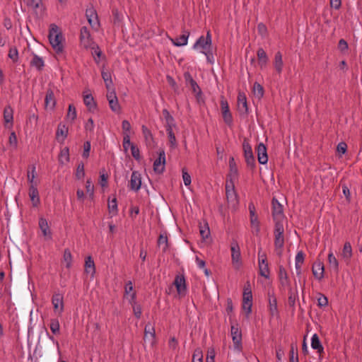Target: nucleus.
Segmentation results:
<instances>
[{"label": "nucleus", "mask_w": 362, "mask_h": 362, "mask_svg": "<svg viewBox=\"0 0 362 362\" xmlns=\"http://www.w3.org/2000/svg\"><path fill=\"white\" fill-rule=\"evenodd\" d=\"M68 134V127L62 123H59L57 132H56V138L59 141L63 142L64 140L66 138Z\"/></svg>", "instance_id": "b1692460"}, {"label": "nucleus", "mask_w": 362, "mask_h": 362, "mask_svg": "<svg viewBox=\"0 0 362 362\" xmlns=\"http://www.w3.org/2000/svg\"><path fill=\"white\" fill-rule=\"evenodd\" d=\"M258 161L261 164H266L268 161L267 148L262 143H259L256 147Z\"/></svg>", "instance_id": "4468645a"}, {"label": "nucleus", "mask_w": 362, "mask_h": 362, "mask_svg": "<svg viewBox=\"0 0 362 362\" xmlns=\"http://www.w3.org/2000/svg\"><path fill=\"white\" fill-rule=\"evenodd\" d=\"M131 152H132V156L136 160H140L141 158V156H140V153H139V149L138 148V147L136 146H135L134 144H132V146H131Z\"/></svg>", "instance_id": "e2e57ef3"}, {"label": "nucleus", "mask_w": 362, "mask_h": 362, "mask_svg": "<svg viewBox=\"0 0 362 362\" xmlns=\"http://www.w3.org/2000/svg\"><path fill=\"white\" fill-rule=\"evenodd\" d=\"M279 278L280 284L284 287H290V281L288 274L283 266L279 267Z\"/></svg>", "instance_id": "4be33fe9"}, {"label": "nucleus", "mask_w": 362, "mask_h": 362, "mask_svg": "<svg viewBox=\"0 0 362 362\" xmlns=\"http://www.w3.org/2000/svg\"><path fill=\"white\" fill-rule=\"evenodd\" d=\"M165 155L163 149H160L158 157L153 163V170L157 174H162L165 170Z\"/></svg>", "instance_id": "1a4fd4ad"}, {"label": "nucleus", "mask_w": 362, "mask_h": 362, "mask_svg": "<svg viewBox=\"0 0 362 362\" xmlns=\"http://www.w3.org/2000/svg\"><path fill=\"white\" fill-rule=\"evenodd\" d=\"M52 303L54 311H57L60 306V312L64 310L63 296L60 293H54L52 298Z\"/></svg>", "instance_id": "5701e85b"}, {"label": "nucleus", "mask_w": 362, "mask_h": 362, "mask_svg": "<svg viewBox=\"0 0 362 362\" xmlns=\"http://www.w3.org/2000/svg\"><path fill=\"white\" fill-rule=\"evenodd\" d=\"M45 103L46 107H49L51 110L54 109L56 104L54 92L52 89H48L46 93L45 99Z\"/></svg>", "instance_id": "a878e982"}, {"label": "nucleus", "mask_w": 362, "mask_h": 362, "mask_svg": "<svg viewBox=\"0 0 362 362\" xmlns=\"http://www.w3.org/2000/svg\"><path fill=\"white\" fill-rule=\"evenodd\" d=\"M230 332L234 349L239 351H242V333L238 324H231Z\"/></svg>", "instance_id": "20e7f679"}, {"label": "nucleus", "mask_w": 362, "mask_h": 362, "mask_svg": "<svg viewBox=\"0 0 362 362\" xmlns=\"http://www.w3.org/2000/svg\"><path fill=\"white\" fill-rule=\"evenodd\" d=\"M101 75L105 83L106 88L111 89V87L113 85L110 73L108 71L103 70L101 73Z\"/></svg>", "instance_id": "79ce46f5"}, {"label": "nucleus", "mask_w": 362, "mask_h": 362, "mask_svg": "<svg viewBox=\"0 0 362 362\" xmlns=\"http://www.w3.org/2000/svg\"><path fill=\"white\" fill-rule=\"evenodd\" d=\"M28 171V180L30 182V185H35V183H37L36 181L34 180L35 179V166L34 165L29 167Z\"/></svg>", "instance_id": "8fccbe9b"}, {"label": "nucleus", "mask_w": 362, "mask_h": 362, "mask_svg": "<svg viewBox=\"0 0 362 362\" xmlns=\"http://www.w3.org/2000/svg\"><path fill=\"white\" fill-rule=\"evenodd\" d=\"M80 40L81 45L86 49L90 47L91 45L94 44L90 37V32L86 26H83L81 28Z\"/></svg>", "instance_id": "9b49d317"}, {"label": "nucleus", "mask_w": 362, "mask_h": 362, "mask_svg": "<svg viewBox=\"0 0 362 362\" xmlns=\"http://www.w3.org/2000/svg\"><path fill=\"white\" fill-rule=\"evenodd\" d=\"M252 305V294L250 288H245L243 295V309L246 310L247 315L251 313Z\"/></svg>", "instance_id": "6e6552de"}, {"label": "nucleus", "mask_w": 362, "mask_h": 362, "mask_svg": "<svg viewBox=\"0 0 362 362\" xmlns=\"http://www.w3.org/2000/svg\"><path fill=\"white\" fill-rule=\"evenodd\" d=\"M274 238H284V228L283 223H279L277 222L275 223L274 227Z\"/></svg>", "instance_id": "49530a36"}, {"label": "nucleus", "mask_w": 362, "mask_h": 362, "mask_svg": "<svg viewBox=\"0 0 362 362\" xmlns=\"http://www.w3.org/2000/svg\"><path fill=\"white\" fill-rule=\"evenodd\" d=\"M230 250L233 264L239 266L240 264V250L238 242L235 240L230 244Z\"/></svg>", "instance_id": "ddd939ff"}, {"label": "nucleus", "mask_w": 362, "mask_h": 362, "mask_svg": "<svg viewBox=\"0 0 362 362\" xmlns=\"http://www.w3.org/2000/svg\"><path fill=\"white\" fill-rule=\"evenodd\" d=\"M304 262V254L302 251H299L296 256V274L300 276L301 274V265Z\"/></svg>", "instance_id": "473e14b6"}, {"label": "nucleus", "mask_w": 362, "mask_h": 362, "mask_svg": "<svg viewBox=\"0 0 362 362\" xmlns=\"http://www.w3.org/2000/svg\"><path fill=\"white\" fill-rule=\"evenodd\" d=\"M136 292H132L130 294L129 303L132 305L133 313L137 319H140L141 316V306L136 302Z\"/></svg>", "instance_id": "aec40b11"}, {"label": "nucleus", "mask_w": 362, "mask_h": 362, "mask_svg": "<svg viewBox=\"0 0 362 362\" xmlns=\"http://www.w3.org/2000/svg\"><path fill=\"white\" fill-rule=\"evenodd\" d=\"M13 111L12 107L10 105H7L5 107L4 110V119L5 123H11L12 124L13 119Z\"/></svg>", "instance_id": "72a5a7b5"}, {"label": "nucleus", "mask_w": 362, "mask_h": 362, "mask_svg": "<svg viewBox=\"0 0 362 362\" xmlns=\"http://www.w3.org/2000/svg\"><path fill=\"white\" fill-rule=\"evenodd\" d=\"M226 196L229 206L235 207L238 204V195L235 190L234 185L230 180V185L226 182Z\"/></svg>", "instance_id": "39448f33"}, {"label": "nucleus", "mask_w": 362, "mask_h": 362, "mask_svg": "<svg viewBox=\"0 0 362 362\" xmlns=\"http://www.w3.org/2000/svg\"><path fill=\"white\" fill-rule=\"evenodd\" d=\"M327 304H328L327 298L325 296L320 293V297L317 299V305L319 307L322 308V307H325V306L327 305Z\"/></svg>", "instance_id": "338daca9"}, {"label": "nucleus", "mask_w": 362, "mask_h": 362, "mask_svg": "<svg viewBox=\"0 0 362 362\" xmlns=\"http://www.w3.org/2000/svg\"><path fill=\"white\" fill-rule=\"evenodd\" d=\"M8 57L13 60V62H16L18 59V52L16 47L11 48L8 52Z\"/></svg>", "instance_id": "680f3d73"}, {"label": "nucleus", "mask_w": 362, "mask_h": 362, "mask_svg": "<svg viewBox=\"0 0 362 362\" xmlns=\"http://www.w3.org/2000/svg\"><path fill=\"white\" fill-rule=\"evenodd\" d=\"M272 216L273 219L276 223H283V221L285 218L284 214L283 206L279 202L277 199L274 197L272 201Z\"/></svg>", "instance_id": "7ed1b4c3"}, {"label": "nucleus", "mask_w": 362, "mask_h": 362, "mask_svg": "<svg viewBox=\"0 0 362 362\" xmlns=\"http://www.w3.org/2000/svg\"><path fill=\"white\" fill-rule=\"evenodd\" d=\"M238 110L240 114L247 115L248 113L247 99L244 93H239L238 94Z\"/></svg>", "instance_id": "6ab92c4d"}, {"label": "nucleus", "mask_w": 362, "mask_h": 362, "mask_svg": "<svg viewBox=\"0 0 362 362\" xmlns=\"http://www.w3.org/2000/svg\"><path fill=\"white\" fill-rule=\"evenodd\" d=\"M83 102L90 111H94L96 108V103L94 102L93 97L91 94L85 95L83 96Z\"/></svg>", "instance_id": "f704fd0d"}, {"label": "nucleus", "mask_w": 362, "mask_h": 362, "mask_svg": "<svg viewBox=\"0 0 362 362\" xmlns=\"http://www.w3.org/2000/svg\"><path fill=\"white\" fill-rule=\"evenodd\" d=\"M132 144H133L132 143L130 142V136L128 134H124V138H123V148H124V151L125 152H127L128 151V148L129 147L132 146Z\"/></svg>", "instance_id": "052dcab7"}, {"label": "nucleus", "mask_w": 362, "mask_h": 362, "mask_svg": "<svg viewBox=\"0 0 362 362\" xmlns=\"http://www.w3.org/2000/svg\"><path fill=\"white\" fill-rule=\"evenodd\" d=\"M84 175H85L84 165L82 162H81L80 163H78V165L77 166L76 177L78 180H81L84 177Z\"/></svg>", "instance_id": "5fc2aeb1"}, {"label": "nucleus", "mask_w": 362, "mask_h": 362, "mask_svg": "<svg viewBox=\"0 0 362 362\" xmlns=\"http://www.w3.org/2000/svg\"><path fill=\"white\" fill-rule=\"evenodd\" d=\"M173 284L180 295L185 296L186 294V284L183 276H177Z\"/></svg>", "instance_id": "a211bd4d"}, {"label": "nucleus", "mask_w": 362, "mask_h": 362, "mask_svg": "<svg viewBox=\"0 0 362 362\" xmlns=\"http://www.w3.org/2000/svg\"><path fill=\"white\" fill-rule=\"evenodd\" d=\"M257 31L260 35L264 37L267 33V28L264 23H261L257 25Z\"/></svg>", "instance_id": "774afa93"}, {"label": "nucleus", "mask_w": 362, "mask_h": 362, "mask_svg": "<svg viewBox=\"0 0 362 362\" xmlns=\"http://www.w3.org/2000/svg\"><path fill=\"white\" fill-rule=\"evenodd\" d=\"M192 362H203V354L200 349H197L194 351Z\"/></svg>", "instance_id": "4d7b16f0"}, {"label": "nucleus", "mask_w": 362, "mask_h": 362, "mask_svg": "<svg viewBox=\"0 0 362 362\" xmlns=\"http://www.w3.org/2000/svg\"><path fill=\"white\" fill-rule=\"evenodd\" d=\"M284 245V238H274V247L277 255H282V250Z\"/></svg>", "instance_id": "4c0bfd02"}, {"label": "nucleus", "mask_w": 362, "mask_h": 362, "mask_svg": "<svg viewBox=\"0 0 362 362\" xmlns=\"http://www.w3.org/2000/svg\"><path fill=\"white\" fill-rule=\"evenodd\" d=\"M157 243L159 247L163 246V252H165L168 249V240L166 232L159 235Z\"/></svg>", "instance_id": "e433bc0d"}, {"label": "nucleus", "mask_w": 362, "mask_h": 362, "mask_svg": "<svg viewBox=\"0 0 362 362\" xmlns=\"http://www.w3.org/2000/svg\"><path fill=\"white\" fill-rule=\"evenodd\" d=\"M311 346L313 349L317 350V353H319L320 354H321L324 351V348L317 334H313L311 339Z\"/></svg>", "instance_id": "2f4dec72"}, {"label": "nucleus", "mask_w": 362, "mask_h": 362, "mask_svg": "<svg viewBox=\"0 0 362 362\" xmlns=\"http://www.w3.org/2000/svg\"><path fill=\"white\" fill-rule=\"evenodd\" d=\"M64 261L66 263V268L69 269L71 266L72 256L69 249H65L63 255Z\"/></svg>", "instance_id": "09e8293b"}, {"label": "nucleus", "mask_w": 362, "mask_h": 362, "mask_svg": "<svg viewBox=\"0 0 362 362\" xmlns=\"http://www.w3.org/2000/svg\"><path fill=\"white\" fill-rule=\"evenodd\" d=\"M199 228L200 235L202 238L204 240L208 238L210 235V230L208 224L206 223L204 226H201Z\"/></svg>", "instance_id": "603ef678"}, {"label": "nucleus", "mask_w": 362, "mask_h": 362, "mask_svg": "<svg viewBox=\"0 0 362 362\" xmlns=\"http://www.w3.org/2000/svg\"><path fill=\"white\" fill-rule=\"evenodd\" d=\"M243 149L244 153V157L245 162L248 168L251 170H254L256 167V163L255 156L252 153V146L249 144L247 139H245L243 143Z\"/></svg>", "instance_id": "f03ea898"}, {"label": "nucleus", "mask_w": 362, "mask_h": 362, "mask_svg": "<svg viewBox=\"0 0 362 362\" xmlns=\"http://www.w3.org/2000/svg\"><path fill=\"white\" fill-rule=\"evenodd\" d=\"M283 65L282 54L280 52H277L274 56V66L279 74L282 71Z\"/></svg>", "instance_id": "c756f323"}, {"label": "nucleus", "mask_w": 362, "mask_h": 362, "mask_svg": "<svg viewBox=\"0 0 362 362\" xmlns=\"http://www.w3.org/2000/svg\"><path fill=\"white\" fill-rule=\"evenodd\" d=\"M49 327L53 334H60V325L57 319H51Z\"/></svg>", "instance_id": "a18cd8bd"}, {"label": "nucleus", "mask_w": 362, "mask_h": 362, "mask_svg": "<svg viewBox=\"0 0 362 362\" xmlns=\"http://www.w3.org/2000/svg\"><path fill=\"white\" fill-rule=\"evenodd\" d=\"M269 296V310L270 315L274 317L278 315L277 301L274 294L270 292L268 293Z\"/></svg>", "instance_id": "412c9836"}, {"label": "nucleus", "mask_w": 362, "mask_h": 362, "mask_svg": "<svg viewBox=\"0 0 362 362\" xmlns=\"http://www.w3.org/2000/svg\"><path fill=\"white\" fill-rule=\"evenodd\" d=\"M312 272L315 278L321 280L324 277V264L320 261L315 262L313 265Z\"/></svg>", "instance_id": "f3484780"}, {"label": "nucleus", "mask_w": 362, "mask_h": 362, "mask_svg": "<svg viewBox=\"0 0 362 362\" xmlns=\"http://www.w3.org/2000/svg\"><path fill=\"white\" fill-rule=\"evenodd\" d=\"M166 131L168 134L169 141L171 146L175 147L176 146V138L174 133L173 132V129H167Z\"/></svg>", "instance_id": "0e129e2a"}, {"label": "nucleus", "mask_w": 362, "mask_h": 362, "mask_svg": "<svg viewBox=\"0 0 362 362\" xmlns=\"http://www.w3.org/2000/svg\"><path fill=\"white\" fill-rule=\"evenodd\" d=\"M194 49H202V51H207L209 49H211V37L210 34V31H208L206 33V36H201L197 40L195 44L193 46Z\"/></svg>", "instance_id": "423d86ee"}, {"label": "nucleus", "mask_w": 362, "mask_h": 362, "mask_svg": "<svg viewBox=\"0 0 362 362\" xmlns=\"http://www.w3.org/2000/svg\"><path fill=\"white\" fill-rule=\"evenodd\" d=\"M141 185V174L138 171H133L129 182V188L131 190L138 192Z\"/></svg>", "instance_id": "f8f14e48"}, {"label": "nucleus", "mask_w": 362, "mask_h": 362, "mask_svg": "<svg viewBox=\"0 0 362 362\" xmlns=\"http://www.w3.org/2000/svg\"><path fill=\"white\" fill-rule=\"evenodd\" d=\"M69 160V149L68 147L64 148L61 150L59 155V161L61 164H64L65 162Z\"/></svg>", "instance_id": "37998d69"}, {"label": "nucleus", "mask_w": 362, "mask_h": 362, "mask_svg": "<svg viewBox=\"0 0 362 362\" xmlns=\"http://www.w3.org/2000/svg\"><path fill=\"white\" fill-rule=\"evenodd\" d=\"M49 40L57 54L63 52L62 35L60 32H58V27L55 25H52V28L49 30Z\"/></svg>", "instance_id": "f257e3e1"}, {"label": "nucleus", "mask_w": 362, "mask_h": 362, "mask_svg": "<svg viewBox=\"0 0 362 362\" xmlns=\"http://www.w3.org/2000/svg\"><path fill=\"white\" fill-rule=\"evenodd\" d=\"M184 78L186 83L190 85L192 90L195 95H199L202 93L201 88L198 86L197 83L192 78L191 74L189 72H185L184 74Z\"/></svg>", "instance_id": "2eb2a0df"}, {"label": "nucleus", "mask_w": 362, "mask_h": 362, "mask_svg": "<svg viewBox=\"0 0 362 362\" xmlns=\"http://www.w3.org/2000/svg\"><path fill=\"white\" fill-rule=\"evenodd\" d=\"M258 64L261 69L267 66L268 62V57L263 48H259L257 52Z\"/></svg>", "instance_id": "cd10ccee"}, {"label": "nucleus", "mask_w": 362, "mask_h": 362, "mask_svg": "<svg viewBox=\"0 0 362 362\" xmlns=\"http://www.w3.org/2000/svg\"><path fill=\"white\" fill-rule=\"evenodd\" d=\"M221 109L224 122L230 127L233 124V117L229 110L228 103L224 97H221Z\"/></svg>", "instance_id": "0eeeda50"}, {"label": "nucleus", "mask_w": 362, "mask_h": 362, "mask_svg": "<svg viewBox=\"0 0 362 362\" xmlns=\"http://www.w3.org/2000/svg\"><path fill=\"white\" fill-rule=\"evenodd\" d=\"M229 168H230L229 175L231 177H237L238 174V167H237L236 163H235L233 157H230L229 158Z\"/></svg>", "instance_id": "ea45409f"}, {"label": "nucleus", "mask_w": 362, "mask_h": 362, "mask_svg": "<svg viewBox=\"0 0 362 362\" xmlns=\"http://www.w3.org/2000/svg\"><path fill=\"white\" fill-rule=\"evenodd\" d=\"M189 35V33L188 32H185L180 36H179L175 39H171V41L174 45L177 46V47L185 45L187 43V39H188Z\"/></svg>", "instance_id": "7c9ffc66"}, {"label": "nucleus", "mask_w": 362, "mask_h": 362, "mask_svg": "<svg viewBox=\"0 0 362 362\" xmlns=\"http://www.w3.org/2000/svg\"><path fill=\"white\" fill-rule=\"evenodd\" d=\"M259 274L262 276L265 277L266 279H269V269L268 267V263H265L264 265H259Z\"/></svg>", "instance_id": "864d4df0"}, {"label": "nucleus", "mask_w": 362, "mask_h": 362, "mask_svg": "<svg viewBox=\"0 0 362 362\" xmlns=\"http://www.w3.org/2000/svg\"><path fill=\"white\" fill-rule=\"evenodd\" d=\"M84 271L86 274H90L91 277H93L95 273V263L93 258L90 256H88L86 258Z\"/></svg>", "instance_id": "393cba45"}, {"label": "nucleus", "mask_w": 362, "mask_h": 362, "mask_svg": "<svg viewBox=\"0 0 362 362\" xmlns=\"http://www.w3.org/2000/svg\"><path fill=\"white\" fill-rule=\"evenodd\" d=\"M86 16L91 26H94L95 23H98L97 13L93 8L86 9Z\"/></svg>", "instance_id": "c85d7f7f"}, {"label": "nucleus", "mask_w": 362, "mask_h": 362, "mask_svg": "<svg viewBox=\"0 0 362 362\" xmlns=\"http://www.w3.org/2000/svg\"><path fill=\"white\" fill-rule=\"evenodd\" d=\"M66 117L68 119H71V121H74L76 119V110L73 104H70L69 105V110Z\"/></svg>", "instance_id": "6e6d98bb"}, {"label": "nucleus", "mask_w": 362, "mask_h": 362, "mask_svg": "<svg viewBox=\"0 0 362 362\" xmlns=\"http://www.w3.org/2000/svg\"><path fill=\"white\" fill-rule=\"evenodd\" d=\"M37 185V183H35V185H30L29 187V197L34 207H37L40 202Z\"/></svg>", "instance_id": "dca6fc26"}, {"label": "nucleus", "mask_w": 362, "mask_h": 362, "mask_svg": "<svg viewBox=\"0 0 362 362\" xmlns=\"http://www.w3.org/2000/svg\"><path fill=\"white\" fill-rule=\"evenodd\" d=\"M328 262L331 269H332L336 272L339 270V263L337 258L334 257L332 252H330L328 255Z\"/></svg>", "instance_id": "c03bdc74"}, {"label": "nucleus", "mask_w": 362, "mask_h": 362, "mask_svg": "<svg viewBox=\"0 0 362 362\" xmlns=\"http://www.w3.org/2000/svg\"><path fill=\"white\" fill-rule=\"evenodd\" d=\"M108 210L109 213L112 214V215L117 214V202L115 197H114L112 200L108 201Z\"/></svg>", "instance_id": "de8ad7c7"}, {"label": "nucleus", "mask_w": 362, "mask_h": 362, "mask_svg": "<svg viewBox=\"0 0 362 362\" xmlns=\"http://www.w3.org/2000/svg\"><path fill=\"white\" fill-rule=\"evenodd\" d=\"M141 129L146 141L147 142L153 141V135L151 132L144 125L142 126Z\"/></svg>", "instance_id": "13d9d810"}, {"label": "nucleus", "mask_w": 362, "mask_h": 362, "mask_svg": "<svg viewBox=\"0 0 362 362\" xmlns=\"http://www.w3.org/2000/svg\"><path fill=\"white\" fill-rule=\"evenodd\" d=\"M155 339V329L153 327H150L149 325H146L144 329V341H148V342L153 345L154 343Z\"/></svg>", "instance_id": "bb28decb"}, {"label": "nucleus", "mask_w": 362, "mask_h": 362, "mask_svg": "<svg viewBox=\"0 0 362 362\" xmlns=\"http://www.w3.org/2000/svg\"><path fill=\"white\" fill-rule=\"evenodd\" d=\"M39 227L41 229L44 236H47V235L51 234L47 221L45 218L41 217L39 219Z\"/></svg>", "instance_id": "58836bf2"}, {"label": "nucleus", "mask_w": 362, "mask_h": 362, "mask_svg": "<svg viewBox=\"0 0 362 362\" xmlns=\"http://www.w3.org/2000/svg\"><path fill=\"white\" fill-rule=\"evenodd\" d=\"M341 256L346 260H349L352 257V248L349 242H346L344 243Z\"/></svg>", "instance_id": "c9c22d12"}, {"label": "nucleus", "mask_w": 362, "mask_h": 362, "mask_svg": "<svg viewBox=\"0 0 362 362\" xmlns=\"http://www.w3.org/2000/svg\"><path fill=\"white\" fill-rule=\"evenodd\" d=\"M31 66H35L39 71L42 70L44 67V61L42 58L38 57L36 54L33 55V58L30 62Z\"/></svg>", "instance_id": "a19ab883"}, {"label": "nucleus", "mask_w": 362, "mask_h": 362, "mask_svg": "<svg viewBox=\"0 0 362 362\" xmlns=\"http://www.w3.org/2000/svg\"><path fill=\"white\" fill-rule=\"evenodd\" d=\"M254 94L259 98H261L264 95V88L259 83L255 82L253 86Z\"/></svg>", "instance_id": "3c124183"}, {"label": "nucleus", "mask_w": 362, "mask_h": 362, "mask_svg": "<svg viewBox=\"0 0 362 362\" xmlns=\"http://www.w3.org/2000/svg\"><path fill=\"white\" fill-rule=\"evenodd\" d=\"M109 102V105H110V109L113 111V112H118L120 110V106L118 103V100H117V98L115 100H110Z\"/></svg>", "instance_id": "bf43d9fd"}, {"label": "nucleus", "mask_w": 362, "mask_h": 362, "mask_svg": "<svg viewBox=\"0 0 362 362\" xmlns=\"http://www.w3.org/2000/svg\"><path fill=\"white\" fill-rule=\"evenodd\" d=\"M182 178H183L184 183L186 186H188L191 184V176L185 170V168L182 169Z\"/></svg>", "instance_id": "69168bd1"}, {"label": "nucleus", "mask_w": 362, "mask_h": 362, "mask_svg": "<svg viewBox=\"0 0 362 362\" xmlns=\"http://www.w3.org/2000/svg\"><path fill=\"white\" fill-rule=\"evenodd\" d=\"M249 211H250V224L252 228H254L256 234H257L259 230V221L258 219V216L256 214V209L253 203H250L248 206Z\"/></svg>", "instance_id": "9d476101"}]
</instances>
